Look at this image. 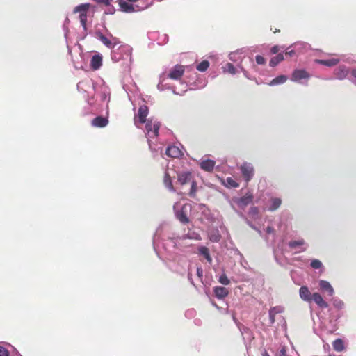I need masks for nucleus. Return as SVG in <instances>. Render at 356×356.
Instances as JSON below:
<instances>
[{
  "label": "nucleus",
  "mask_w": 356,
  "mask_h": 356,
  "mask_svg": "<svg viewBox=\"0 0 356 356\" xmlns=\"http://www.w3.org/2000/svg\"><path fill=\"white\" fill-rule=\"evenodd\" d=\"M90 3H82L75 7L73 13H79V19L83 29H86V22H87V13L90 8Z\"/></svg>",
  "instance_id": "obj_1"
},
{
  "label": "nucleus",
  "mask_w": 356,
  "mask_h": 356,
  "mask_svg": "<svg viewBox=\"0 0 356 356\" xmlns=\"http://www.w3.org/2000/svg\"><path fill=\"white\" fill-rule=\"evenodd\" d=\"M240 170L246 182L250 181L252 179L254 170L252 164L246 162L243 163L240 167Z\"/></svg>",
  "instance_id": "obj_2"
},
{
  "label": "nucleus",
  "mask_w": 356,
  "mask_h": 356,
  "mask_svg": "<svg viewBox=\"0 0 356 356\" xmlns=\"http://www.w3.org/2000/svg\"><path fill=\"white\" fill-rule=\"evenodd\" d=\"M159 128L160 123L156 121L152 122V120H149L145 125L147 134L151 138L156 137L158 136Z\"/></svg>",
  "instance_id": "obj_3"
},
{
  "label": "nucleus",
  "mask_w": 356,
  "mask_h": 356,
  "mask_svg": "<svg viewBox=\"0 0 356 356\" xmlns=\"http://www.w3.org/2000/svg\"><path fill=\"white\" fill-rule=\"evenodd\" d=\"M184 71V66L181 65H176L170 70L168 74V77L173 80H179L182 77Z\"/></svg>",
  "instance_id": "obj_4"
},
{
  "label": "nucleus",
  "mask_w": 356,
  "mask_h": 356,
  "mask_svg": "<svg viewBox=\"0 0 356 356\" xmlns=\"http://www.w3.org/2000/svg\"><path fill=\"white\" fill-rule=\"evenodd\" d=\"M148 112L149 110L147 106H141L138 108L137 116L135 118V123L136 124L137 122H138L140 124L145 123L146 122V118L148 115Z\"/></svg>",
  "instance_id": "obj_5"
},
{
  "label": "nucleus",
  "mask_w": 356,
  "mask_h": 356,
  "mask_svg": "<svg viewBox=\"0 0 356 356\" xmlns=\"http://www.w3.org/2000/svg\"><path fill=\"white\" fill-rule=\"evenodd\" d=\"M310 74L305 70H295L291 75V81H298L302 79H309Z\"/></svg>",
  "instance_id": "obj_6"
},
{
  "label": "nucleus",
  "mask_w": 356,
  "mask_h": 356,
  "mask_svg": "<svg viewBox=\"0 0 356 356\" xmlns=\"http://www.w3.org/2000/svg\"><path fill=\"white\" fill-rule=\"evenodd\" d=\"M193 180V175L190 172H182L177 175V181L182 186L191 183Z\"/></svg>",
  "instance_id": "obj_7"
},
{
  "label": "nucleus",
  "mask_w": 356,
  "mask_h": 356,
  "mask_svg": "<svg viewBox=\"0 0 356 356\" xmlns=\"http://www.w3.org/2000/svg\"><path fill=\"white\" fill-rule=\"evenodd\" d=\"M299 295L302 300L309 303L312 302V294L307 286H301L299 289Z\"/></svg>",
  "instance_id": "obj_8"
},
{
  "label": "nucleus",
  "mask_w": 356,
  "mask_h": 356,
  "mask_svg": "<svg viewBox=\"0 0 356 356\" xmlns=\"http://www.w3.org/2000/svg\"><path fill=\"white\" fill-rule=\"evenodd\" d=\"M253 200V195L252 194H246L245 196H243L236 201L237 205L241 208H245L248 204H250Z\"/></svg>",
  "instance_id": "obj_9"
},
{
  "label": "nucleus",
  "mask_w": 356,
  "mask_h": 356,
  "mask_svg": "<svg viewBox=\"0 0 356 356\" xmlns=\"http://www.w3.org/2000/svg\"><path fill=\"white\" fill-rule=\"evenodd\" d=\"M312 301L322 309L327 308L329 306L327 302L323 300L322 296L318 292L312 293Z\"/></svg>",
  "instance_id": "obj_10"
},
{
  "label": "nucleus",
  "mask_w": 356,
  "mask_h": 356,
  "mask_svg": "<svg viewBox=\"0 0 356 356\" xmlns=\"http://www.w3.org/2000/svg\"><path fill=\"white\" fill-rule=\"evenodd\" d=\"M165 154L168 156L172 158H179L182 156V152L177 146L172 145L167 148Z\"/></svg>",
  "instance_id": "obj_11"
},
{
  "label": "nucleus",
  "mask_w": 356,
  "mask_h": 356,
  "mask_svg": "<svg viewBox=\"0 0 356 356\" xmlns=\"http://www.w3.org/2000/svg\"><path fill=\"white\" fill-rule=\"evenodd\" d=\"M108 119L102 116H97L91 122L93 127L100 128L106 127L108 124Z\"/></svg>",
  "instance_id": "obj_12"
},
{
  "label": "nucleus",
  "mask_w": 356,
  "mask_h": 356,
  "mask_svg": "<svg viewBox=\"0 0 356 356\" xmlns=\"http://www.w3.org/2000/svg\"><path fill=\"white\" fill-rule=\"evenodd\" d=\"M334 75L338 79H343L348 73V70L346 66L341 65L334 70Z\"/></svg>",
  "instance_id": "obj_13"
},
{
  "label": "nucleus",
  "mask_w": 356,
  "mask_h": 356,
  "mask_svg": "<svg viewBox=\"0 0 356 356\" xmlns=\"http://www.w3.org/2000/svg\"><path fill=\"white\" fill-rule=\"evenodd\" d=\"M315 63L327 67H332L337 65L339 63V59L336 58H332L327 60L316 59Z\"/></svg>",
  "instance_id": "obj_14"
},
{
  "label": "nucleus",
  "mask_w": 356,
  "mask_h": 356,
  "mask_svg": "<svg viewBox=\"0 0 356 356\" xmlns=\"http://www.w3.org/2000/svg\"><path fill=\"white\" fill-rule=\"evenodd\" d=\"M319 286L322 291L327 292L330 296H332L334 295V291L333 287L329 283V282L325 280H320Z\"/></svg>",
  "instance_id": "obj_15"
},
{
  "label": "nucleus",
  "mask_w": 356,
  "mask_h": 356,
  "mask_svg": "<svg viewBox=\"0 0 356 356\" xmlns=\"http://www.w3.org/2000/svg\"><path fill=\"white\" fill-rule=\"evenodd\" d=\"M102 65V56L97 54L94 55L90 61V67L92 70H98Z\"/></svg>",
  "instance_id": "obj_16"
},
{
  "label": "nucleus",
  "mask_w": 356,
  "mask_h": 356,
  "mask_svg": "<svg viewBox=\"0 0 356 356\" xmlns=\"http://www.w3.org/2000/svg\"><path fill=\"white\" fill-rule=\"evenodd\" d=\"M216 162L211 159H207L202 161L200 165V168L204 170V171L207 172H211L213 171L214 166H215Z\"/></svg>",
  "instance_id": "obj_17"
},
{
  "label": "nucleus",
  "mask_w": 356,
  "mask_h": 356,
  "mask_svg": "<svg viewBox=\"0 0 356 356\" xmlns=\"http://www.w3.org/2000/svg\"><path fill=\"white\" fill-rule=\"evenodd\" d=\"M213 292L216 298L222 299L228 296L229 291L223 286H216L213 288Z\"/></svg>",
  "instance_id": "obj_18"
},
{
  "label": "nucleus",
  "mask_w": 356,
  "mask_h": 356,
  "mask_svg": "<svg viewBox=\"0 0 356 356\" xmlns=\"http://www.w3.org/2000/svg\"><path fill=\"white\" fill-rule=\"evenodd\" d=\"M95 35L97 38H99L101 42L108 48H113L115 45V43H113L111 40L107 38L105 35H104L101 32L97 31Z\"/></svg>",
  "instance_id": "obj_19"
},
{
  "label": "nucleus",
  "mask_w": 356,
  "mask_h": 356,
  "mask_svg": "<svg viewBox=\"0 0 356 356\" xmlns=\"http://www.w3.org/2000/svg\"><path fill=\"white\" fill-rule=\"evenodd\" d=\"M186 206H183L181 211H178L176 214L177 218L182 223L187 224L189 222V219L185 211Z\"/></svg>",
  "instance_id": "obj_20"
},
{
  "label": "nucleus",
  "mask_w": 356,
  "mask_h": 356,
  "mask_svg": "<svg viewBox=\"0 0 356 356\" xmlns=\"http://www.w3.org/2000/svg\"><path fill=\"white\" fill-rule=\"evenodd\" d=\"M163 183L170 191L175 192V189L173 186L171 177L168 172H165L163 177Z\"/></svg>",
  "instance_id": "obj_21"
},
{
  "label": "nucleus",
  "mask_w": 356,
  "mask_h": 356,
  "mask_svg": "<svg viewBox=\"0 0 356 356\" xmlns=\"http://www.w3.org/2000/svg\"><path fill=\"white\" fill-rule=\"evenodd\" d=\"M199 253L202 255L209 263L212 262V258L210 255L209 249L205 246H200L198 248Z\"/></svg>",
  "instance_id": "obj_22"
},
{
  "label": "nucleus",
  "mask_w": 356,
  "mask_h": 356,
  "mask_svg": "<svg viewBox=\"0 0 356 356\" xmlns=\"http://www.w3.org/2000/svg\"><path fill=\"white\" fill-rule=\"evenodd\" d=\"M287 79H288L287 76L285 75L277 76V77H275V79H273V80L270 81V82L269 83V86H273L284 83L287 81Z\"/></svg>",
  "instance_id": "obj_23"
},
{
  "label": "nucleus",
  "mask_w": 356,
  "mask_h": 356,
  "mask_svg": "<svg viewBox=\"0 0 356 356\" xmlns=\"http://www.w3.org/2000/svg\"><path fill=\"white\" fill-rule=\"evenodd\" d=\"M222 184L227 188H237L239 186V184L232 177H227L223 181Z\"/></svg>",
  "instance_id": "obj_24"
},
{
  "label": "nucleus",
  "mask_w": 356,
  "mask_h": 356,
  "mask_svg": "<svg viewBox=\"0 0 356 356\" xmlns=\"http://www.w3.org/2000/svg\"><path fill=\"white\" fill-rule=\"evenodd\" d=\"M284 60L282 54H278L277 56L273 57L270 60V66L275 67Z\"/></svg>",
  "instance_id": "obj_25"
},
{
  "label": "nucleus",
  "mask_w": 356,
  "mask_h": 356,
  "mask_svg": "<svg viewBox=\"0 0 356 356\" xmlns=\"http://www.w3.org/2000/svg\"><path fill=\"white\" fill-rule=\"evenodd\" d=\"M332 346L333 348L337 352H341L344 349L343 341L341 339H337L334 340L332 343Z\"/></svg>",
  "instance_id": "obj_26"
},
{
  "label": "nucleus",
  "mask_w": 356,
  "mask_h": 356,
  "mask_svg": "<svg viewBox=\"0 0 356 356\" xmlns=\"http://www.w3.org/2000/svg\"><path fill=\"white\" fill-rule=\"evenodd\" d=\"M119 5L123 11L131 12L134 10L133 6L123 0H119Z\"/></svg>",
  "instance_id": "obj_27"
},
{
  "label": "nucleus",
  "mask_w": 356,
  "mask_h": 356,
  "mask_svg": "<svg viewBox=\"0 0 356 356\" xmlns=\"http://www.w3.org/2000/svg\"><path fill=\"white\" fill-rule=\"evenodd\" d=\"M272 203L269 208L270 211H275L281 205L282 201L280 198H273L271 200Z\"/></svg>",
  "instance_id": "obj_28"
},
{
  "label": "nucleus",
  "mask_w": 356,
  "mask_h": 356,
  "mask_svg": "<svg viewBox=\"0 0 356 356\" xmlns=\"http://www.w3.org/2000/svg\"><path fill=\"white\" fill-rule=\"evenodd\" d=\"M209 67V63L207 60H203L197 65V70L200 72H205Z\"/></svg>",
  "instance_id": "obj_29"
},
{
  "label": "nucleus",
  "mask_w": 356,
  "mask_h": 356,
  "mask_svg": "<svg viewBox=\"0 0 356 356\" xmlns=\"http://www.w3.org/2000/svg\"><path fill=\"white\" fill-rule=\"evenodd\" d=\"M191 183V189H190L188 195L191 197H194L195 196L196 192H197V183L195 180H193Z\"/></svg>",
  "instance_id": "obj_30"
},
{
  "label": "nucleus",
  "mask_w": 356,
  "mask_h": 356,
  "mask_svg": "<svg viewBox=\"0 0 356 356\" xmlns=\"http://www.w3.org/2000/svg\"><path fill=\"white\" fill-rule=\"evenodd\" d=\"M305 244V241L303 239L298 240V241H291L289 243V245L291 248H294L297 246H301Z\"/></svg>",
  "instance_id": "obj_31"
},
{
  "label": "nucleus",
  "mask_w": 356,
  "mask_h": 356,
  "mask_svg": "<svg viewBox=\"0 0 356 356\" xmlns=\"http://www.w3.org/2000/svg\"><path fill=\"white\" fill-rule=\"evenodd\" d=\"M218 282L224 285H228L230 283L229 280L228 279L227 276L225 273L222 274L219 277Z\"/></svg>",
  "instance_id": "obj_32"
},
{
  "label": "nucleus",
  "mask_w": 356,
  "mask_h": 356,
  "mask_svg": "<svg viewBox=\"0 0 356 356\" xmlns=\"http://www.w3.org/2000/svg\"><path fill=\"white\" fill-rule=\"evenodd\" d=\"M311 266L314 269H319L323 266V264L320 260L314 259L311 262Z\"/></svg>",
  "instance_id": "obj_33"
},
{
  "label": "nucleus",
  "mask_w": 356,
  "mask_h": 356,
  "mask_svg": "<svg viewBox=\"0 0 356 356\" xmlns=\"http://www.w3.org/2000/svg\"><path fill=\"white\" fill-rule=\"evenodd\" d=\"M255 60L258 65H264L266 63V60L262 56H256Z\"/></svg>",
  "instance_id": "obj_34"
},
{
  "label": "nucleus",
  "mask_w": 356,
  "mask_h": 356,
  "mask_svg": "<svg viewBox=\"0 0 356 356\" xmlns=\"http://www.w3.org/2000/svg\"><path fill=\"white\" fill-rule=\"evenodd\" d=\"M226 67H227V71L228 72H229L230 74H234L236 73V69L232 64H231V63L227 64Z\"/></svg>",
  "instance_id": "obj_35"
},
{
  "label": "nucleus",
  "mask_w": 356,
  "mask_h": 356,
  "mask_svg": "<svg viewBox=\"0 0 356 356\" xmlns=\"http://www.w3.org/2000/svg\"><path fill=\"white\" fill-rule=\"evenodd\" d=\"M209 238L212 242H218L220 241V236L218 234H217L211 235Z\"/></svg>",
  "instance_id": "obj_36"
},
{
  "label": "nucleus",
  "mask_w": 356,
  "mask_h": 356,
  "mask_svg": "<svg viewBox=\"0 0 356 356\" xmlns=\"http://www.w3.org/2000/svg\"><path fill=\"white\" fill-rule=\"evenodd\" d=\"M0 356H10L8 351L3 347L0 346Z\"/></svg>",
  "instance_id": "obj_37"
},
{
  "label": "nucleus",
  "mask_w": 356,
  "mask_h": 356,
  "mask_svg": "<svg viewBox=\"0 0 356 356\" xmlns=\"http://www.w3.org/2000/svg\"><path fill=\"white\" fill-rule=\"evenodd\" d=\"M275 308L274 307V308L271 309L269 312L270 321L272 323L275 322Z\"/></svg>",
  "instance_id": "obj_38"
},
{
  "label": "nucleus",
  "mask_w": 356,
  "mask_h": 356,
  "mask_svg": "<svg viewBox=\"0 0 356 356\" xmlns=\"http://www.w3.org/2000/svg\"><path fill=\"white\" fill-rule=\"evenodd\" d=\"M278 356H286V350L285 347H282L278 352Z\"/></svg>",
  "instance_id": "obj_39"
},
{
  "label": "nucleus",
  "mask_w": 356,
  "mask_h": 356,
  "mask_svg": "<svg viewBox=\"0 0 356 356\" xmlns=\"http://www.w3.org/2000/svg\"><path fill=\"white\" fill-rule=\"evenodd\" d=\"M279 50L280 47L277 45H275L270 49V52L273 54H275L279 51Z\"/></svg>",
  "instance_id": "obj_40"
},
{
  "label": "nucleus",
  "mask_w": 356,
  "mask_h": 356,
  "mask_svg": "<svg viewBox=\"0 0 356 356\" xmlns=\"http://www.w3.org/2000/svg\"><path fill=\"white\" fill-rule=\"evenodd\" d=\"M96 2L97 3H103L106 6H108L110 4V1L109 0H95Z\"/></svg>",
  "instance_id": "obj_41"
},
{
  "label": "nucleus",
  "mask_w": 356,
  "mask_h": 356,
  "mask_svg": "<svg viewBox=\"0 0 356 356\" xmlns=\"http://www.w3.org/2000/svg\"><path fill=\"white\" fill-rule=\"evenodd\" d=\"M197 275L198 277H202L203 275V272L201 268H197Z\"/></svg>",
  "instance_id": "obj_42"
},
{
  "label": "nucleus",
  "mask_w": 356,
  "mask_h": 356,
  "mask_svg": "<svg viewBox=\"0 0 356 356\" xmlns=\"http://www.w3.org/2000/svg\"><path fill=\"white\" fill-rule=\"evenodd\" d=\"M273 232H274V229H273V228L272 227L268 226V227L266 228V232H267L268 234H271V233H273Z\"/></svg>",
  "instance_id": "obj_43"
},
{
  "label": "nucleus",
  "mask_w": 356,
  "mask_h": 356,
  "mask_svg": "<svg viewBox=\"0 0 356 356\" xmlns=\"http://www.w3.org/2000/svg\"><path fill=\"white\" fill-rule=\"evenodd\" d=\"M250 211L252 213H258V209L257 207H251Z\"/></svg>",
  "instance_id": "obj_44"
},
{
  "label": "nucleus",
  "mask_w": 356,
  "mask_h": 356,
  "mask_svg": "<svg viewBox=\"0 0 356 356\" xmlns=\"http://www.w3.org/2000/svg\"><path fill=\"white\" fill-rule=\"evenodd\" d=\"M285 54L291 56L295 54V51L293 50H291V51H286Z\"/></svg>",
  "instance_id": "obj_45"
},
{
  "label": "nucleus",
  "mask_w": 356,
  "mask_h": 356,
  "mask_svg": "<svg viewBox=\"0 0 356 356\" xmlns=\"http://www.w3.org/2000/svg\"><path fill=\"white\" fill-rule=\"evenodd\" d=\"M334 305L336 307H341L343 305V303L341 301H339L338 302H334Z\"/></svg>",
  "instance_id": "obj_46"
},
{
  "label": "nucleus",
  "mask_w": 356,
  "mask_h": 356,
  "mask_svg": "<svg viewBox=\"0 0 356 356\" xmlns=\"http://www.w3.org/2000/svg\"><path fill=\"white\" fill-rule=\"evenodd\" d=\"M351 75L356 79V69L351 71Z\"/></svg>",
  "instance_id": "obj_47"
},
{
  "label": "nucleus",
  "mask_w": 356,
  "mask_h": 356,
  "mask_svg": "<svg viewBox=\"0 0 356 356\" xmlns=\"http://www.w3.org/2000/svg\"><path fill=\"white\" fill-rule=\"evenodd\" d=\"M270 29H271V31H273V32L274 33H279V32H280V29H273V28H271Z\"/></svg>",
  "instance_id": "obj_48"
},
{
  "label": "nucleus",
  "mask_w": 356,
  "mask_h": 356,
  "mask_svg": "<svg viewBox=\"0 0 356 356\" xmlns=\"http://www.w3.org/2000/svg\"><path fill=\"white\" fill-rule=\"evenodd\" d=\"M262 356H270L269 354L266 352V351H264L263 353H262Z\"/></svg>",
  "instance_id": "obj_49"
}]
</instances>
